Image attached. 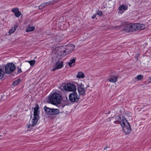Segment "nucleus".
Instances as JSON below:
<instances>
[{
	"mask_svg": "<svg viewBox=\"0 0 151 151\" xmlns=\"http://www.w3.org/2000/svg\"><path fill=\"white\" fill-rule=\"evenodd\" d=\"M74 48V45L73 44H69L65 46L56 47L55 50H58L57 53L59 55H65L72 52Z\"/></svg>",
	"mask_w": 151,
	"mask_h": 151,
	"instance_id": "f257e3e1",
	"label": "nucleus"
},
{
	"mask_svg": "<svg viewBox=\"0 0 151 151\" xmlns=\"http://www.w3.org/2000/svg\"><path fill=\"white\" fill-rule=\"evenodd\" d=\"M116 120L114 121L115 124H120L124 131L127 130V132H129L131 131V128L129 124L127 121L122 117L121 118L120 116H117L116 118Z\"/></svg>",
	"mask_w": 151,
	"mask_h": 151,
	"instance_id": "f03ea898",
	"label": "nucleus"
},
{
	"mask_svg": "<svg viewBox=\"0 0 151 151\" xmlns=\"http://www.w3.org/2000/svg\"><path fill=\"white\" fill-rule=\"evenodd\" d=\"M61 99V96L58 92H51L48 97L49 101L54 105L60 104Z\"/></svg>",
	"mask_w": 151,
	"mask_h": 151,
	"instance_id": "7ed1b4c3",
	"label": "nucleus"
},
{
	"mask_svg": "<svg viewBox=\"0 0 151 151\" xmlns=\"http://www.w3.org/2000/svg\"><path fill=\"white\" fill-rule=\"evenodd\" d=\"M39 106L37 104L34 109L33 116L32 119L29 121V124L32 126H34L37 124L38 119H39Z\"/></svg>",
	"mask_w": 151,
	"mask_h": 151,
	"instance_id": "20e7f679",
	"label": "nucleus"
},
{
	"mask_svg": "<svg viewBox=\"0 0 151 151\" xmlns=\"http://www.w3.org/2000/svg\"><path fill=\"white\" fill-rule=\"evenodd\" d=\"M121 26L123 28L122 29L127 32H132L137 30L136 23L132 24L125 22L122 23Z\"/></svg>",
	"mask_w": 151,
	"mask_h": 151,
	"instance_id": "39448f33",
	"label": "nucleus"
},
{
	"mask_svg": "<svg viewBox=\"0 0 151 151\" xmlns=\"http://www.w3.org/2000/svg\"><path fill=\"white\" fill-rule=\"evenodd\" d=\"M16 68L15 65L13 63H9L7 64L5 67L6 72L7 74L12 73Z\"/></svg>",
	"mask_w": 151,
	"mask_h": 151,
	"instance_id": "423d86ee",
	"label": "nucleus"
},
{
	"mask_svg": "<svg viewBox=\"0 0 151 151\" xmlns=\"http://www.w3.org/2000/svg\"><path fill=\"white\" fill-rule=\"evenodd\" d=\"M63 88L66 91L70 92H75L76 90V86L70 83H68L65 85L63 86Z\"/></svg>",
	"mask_w": 151,
	"mask_h": 151,
	"instance_id": "0eeeda50",
	"label": "nucleus"
},
{
	"mask_svg": "<svg viewBox=\"0 0 151 151\" xmlns=\"http://www.w3.org/2000/svg\"><path fill=\"white\" fill-rule=\"evenodd\" d=\"M70 93L69 96V100L72 102H77L80 98L79 96L75 92Z\"/></svg>",
	"mask_w": 151,
	"mask_h": 151,
	"instance_id": "6e6552de",
	"label": "nucleus"
},
{
	"mask_svg": "<svg viewBox=\"0 0 151 151\" xmlns=\"http://www.w3.org/2000/svg\"><path fill=\"white\" fill-rule=\"evenodd\" d=\"M77 89L80 95H83L85 94L86 88L84 87L83 84L82 83H79L78 84Z\"/></svg>",
	"mask_w": 151,
	"mask_h": 151,
	"instance_id": "1a4fd4ad",
	"label": "nucleus"
},
{
	"mask_svg": "<svg viewBox=\"0 0 151 151\" xmlns=\"http://www.w3.org/2000/svg\"><path fill=\"white\" fill-rule=\"evenodd\" d=\"M128 8V6L127 5H121L119 6L118 9L120 13L122 14Z\"/></svg>",
	"mask_w": 151,
	"mask_h": 151,
	"instance_id": "9d476101",
	"label": "nucleus"
},
{
	"mask_svg": "<svg viewBox=\"0 0 151 151\" xmlns=\"http://www.w3.org/2000/svg\"><path fill=\"white\" fill-rule=\"evenodd\" d=\"M12 11L14 13L15 16L17 17H19L21 14L20 12L19 11V9L17 8L13 9Z\"/></svg>",
	"mask_w": 151,
	"mask_h": 151,
	"instance_id": "9b49d317",
	"label": "nucleus"
},
{
	"mask_svg": "<svg viewBox=\"0 0 151 151\" xmlns=\"http://www.w3.org/2000/svg\"><path fill=\"white\" fill-rule=\"evenodd\" d=\"M53 3V1H49L46 3H44L42 4L41 5L39 6V8L40 9H41L44 8L46 6H48L49 5L52 4Z\"/></svg>",
	"mask_w": 151,
	"mask_h": 151,
	"instance_id": "f8f14e48",
	"label": "nucleus"
},
{
	"mask_svg": "<svg viewBox=\"0 0 151 151\" xmlns=\"http://www.w3.org/2000/svg\"><path fill=\"white\" fill-rule=\"evenodd\" d=\"M136 29L137 30H143L145 28V26L144 24L139 23H136Z\"/></svg>",
	"mask_w": 151,
	"mask_h": 151,
	"instance_id": "ddd939ff",
	"label": "nucleus"
},
{
	"mask_svg": "<svg viewBox=\"0 0 151 151\" xmlns=\"http://www.w3.org/2000/svg\"><path fill=\"white\" fill-rule=\"evenodd\" d=\"M56 68L57 69H60L63 66V62L62 61H58L55 63Z\"/></svg>",
	"mask_w": 151,
	"mask_h": 151,
	"instance_id": "4468645a",
	"label": "nucleus"
},
{
	"mask_svg": "<svg viewBox=\"0 0 151 151\" xmlns=\"http://www.w3.org/2000/svg\"><path fill=\"white\" fill-rule=\"evenodd\" d=\"M117 76H111L109 78V81L112 83H115L117 80Z\"/></svg>",
	"mask_w": 151,
	"mask_h": 151,
	"instance_id": "2eb2a0df",
	"label": "nucleus"
},
{
	"mask_svg": "<svg viewBox=\"0 0 151 151\" xmlns=\"http://www.w3.org/2000/svg\"><path fill=\"white\" fill-rule=\"evenodd\" d=\"M44 109L47 114L50 115H52L53 114L52 109H50L46 106L44 107Z\"/></svg>",
	"mask_w": 151,
	"mask_h": 151,
	"instance_id": "dca6fc26",
	"label": "nucleus"
},
{
	"mask_svg": "<svg viewBox=\"0 0 151 151\" xmlns=\"http://www.w3.org/2000/svg\"><path fill=\"white\" fill-rule=\"evenodd\" d=\"M76 77L78 78H83L85 77V75L83 73L80 71L77 73Z\"/></svg>",
	"mask_w": 151,
	"mask_h": 151,
	"instance_id": "f3484780",
	"label": "nucleus"
},
{
	"mask_svg": "<svg viewBox=\"0 0 151 151\" xmlns=\"http://www.w3.org/2000/svg\"><path fill=\"white\" fill-rule=\"evenodd\" d=\"M76 60V58H75L71 60L68 63V65L70 67H72L74 65Z\"/></svg>",
	"mask_w": 151,
	"mask_h": 151,
	"instance_id": "a211bd4d",
	"label": "nucleus"
},
{
	"mask_svg": "<svg viewBox=\"0 0 151 151\" xmlns=\"http://www.w3.org/2000/svg\"><path fill=\"white\" fill-rule=\"evenodd\" d=\"M35 29V27L34 26H28L26 29V32H27L34 31Z\"/></svg>",
	"mask_w": 151,
	"mask_h": 151,
	"instance_id": "6ab92c4d",
	"label": "nucleus"
},
{
	"mask_svg": "<svg viewBox=\"0 0 151 151\" xmlns=\"http://www.w3.org/2000/svg\"><path fill=\"white\" fill-rule=\"evenodd\" d=\"M17 28V26L16 25L14 26L12 29H10L9 31V34H11L12 33L14 32L16 29Z\"/></svg>",
	"mask_w": 151,
	"mask_h": 151,
	"instance_id": "aec40b11",
	"label": "nucleus"
},
{
	"mask_svg": "<svg viewBox=\"0 0 151 151\" xmlns=\"http://www.w3.org/2000/svg\"><path fill=\"white\" fill-rule=\"evenodd\" d=\"M4 73L3 70L0 68V80H1L4 77Z\"/></svg>",
	"mask_w": 151,
	"mask_h": 151,
	"instance_id": "412c9836",
	"label": "nucleus"
},
{
	"mask_svg": "<svg viewBox=\"0 0 151 151\" xmlns=\"http://www.w3.org/2000/svg\"><path fill=\"white\" fill-rule=\"evenodd\" d=\"M52 111H53V114L52 115L54 114H58L59 112L60 111L58 109H52Z\"/></svg>",
	"mask_w": 151,
	"mask_h": 151,
	"instance_id": "4be33fe9",
	"label": "nucleus"
},
{
	"mask_svg": "<svg viewBox=\"0 0 151 151\" xmlns=\"http://www.w3.org/2000/svg\"><path fill=\"white\" fill-rule=\"evenodd\" d=\"M21 80L19 79H18L17 80L14 81L13 82V84L14 86H16L19 84Z\"/></svg>",
	"mask_w": 151,
	"mask_h": 151,
	"instance_id": "5701e85b",
	"label": "nucleus"
},
{
	"mask_svg": "<svg viewBox=\"0 0 151 151\" xmlns=\"http://www.w3.org/2000/svg\"><path fill=\"white\" fill-rule=\"evenodd\" d=\"M27 62H28L30 64V65L32 66H33L35 65V61L34 60H32L27 61Z\"/></svg>",
	"mask_w": 151,
	"mask_h": 151,
	"instance_id": "b1692460",
	"label": "nucleus"
},
{
	"mask_svg": "<svg viewBox=\"0 0 151 151\" xmlns=\"http://www.w3.org/2000/svg\"><path fill=\"white\" fill-rule=\"evenodd\" d=\"M143 78V76L141 75H138L136 77V78L138 80H142Z\"/></svg>",
	"mask_w": 151,
	"mask_h": 151,
	"instance_id": "393cba45",
	"label": "nucleus"
},
{
	"mask_svg": "<svg viewBox=\"0 0 151 151\" xmlns=\"http://www.w3.org/2000/svg\"><path fill=\"white\" fill-rule=\"evenodd\" d=\"M97 15H99L100 16H101L102 15V13L101 11H99L97 12Z\"/></svg>",
	"mask_w": 151,
	"mask_h": 151,
	"instance_id": "a878e982",
	"label": "nucleus"
},
{
	"mask_svg": "<svg viewBox=\"0 0 151 151\" xmlns=\"http://www.w3.org/2000/svg\"><path fill=\"white\" fill-rule=\"evenodd\" d=\"M17 72L18 73H20L22 72L21 69L19 67H17Z\"/></svg>",
	"mask_w": 151,
	"mask_h": 151,
	"instance_id": "bb28decb",
	"label": "nucleus"
},
{
	"mask_svg": "<svg viewBox=\"0 0 151 151\" xmlns=\"http://www.w3.org/2000/svg\"><path fill=\"white\" fill-rule=\"evenodd\" d=\"M96 17V14H94V15H93L92 17V18L93 19H94V18H95V17Z\"/></svg>",
	"mask_w": 151,
	"mask_h": 151,
	"instance_id": "cd10ccee",
	"label": "nucleus"
},
{
	"mask_svg": "<svg viewBox=\"0 0 151 151\" xmlns=\"http://www.w3.org/2000/svg\"><path fill=\"white\" fill-rule=\"evenodd\" d=\"M56 69H57L56 68V66L55 65V67L52 69V71H54Z\"/></svg>",
	"mask_w": 151,
	"mask_h": 151,
	"instance_id": "c85d7f7f",
	"label": "nucleus"
},
{
	"mask_svg": "<svg viewBox=\"0 0 151 151\" xmlns=\"http://www.w3.org/2000/svg\"><path fill=\"white\" fill-rule=\"evenodd\" d=\"M150 81L148 82V83H151V76L150 78Z\"/></svg>",
	"mask_w": 151,
	"mask_h": 151,
	"instance_id": "c756f323",
	"label": "nucleus"
},
{
	"mask_svg": "<svg viewBox=\"0 0 151 151\" xmlns=\"http://www.w3.org/2000/svg\"><path fill=\"white\" fill-rule=\"evenodd\" d=\"M28 128H29V126H28Z\"/></svg>",
	"mask_w": 151,
	"mask_h": 151,
	"instance_id": "7c9ffc66",
	"label": "nucleus"
}]
</instances>
